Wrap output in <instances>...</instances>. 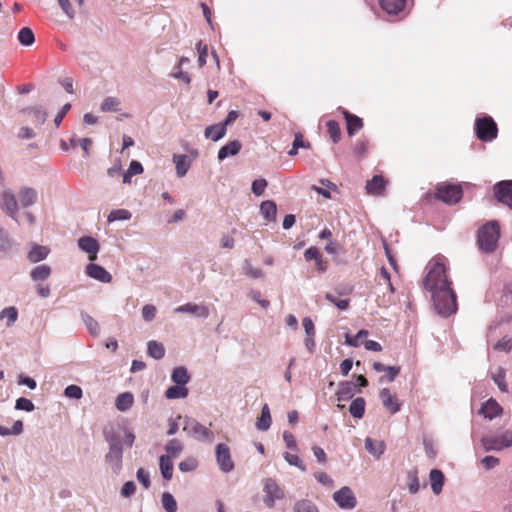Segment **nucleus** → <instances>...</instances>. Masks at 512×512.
I'll return each mask as SVG.
<instances>
[{"label": "nucleus", "mask_w": 512, "mask_h": 512, "mask_svg": "<svg viewBox=\"0 0 512 512\" xmlns=\"http://www.w3.org/2000/svg\"><path fill=\"white\" fill-rule=\"evenodd\" d=\"M105 441L108 443L109 450L105 455V462L111 468V471L118 475L123 467V445L132 447L135 441V434L126 429L105 428L103 430Z\"/></svg>", "instance_id": "obj_1"}, {"label": "nucleus", "mask_w": 512, "mask_h": 512, "mask_svg": "<svg viewBox=\"0 0 512 512\" xmlns=\"http://www.w3.org/2000/svg\"><path fill=\"white\" fill-rule=\"evenodd\" d=\"M427 275L424 278V287L428 291L441 289L451 285L446 276L445 265L441 257H435L427 264Z\"/></svg>", "instance_id": "obj_2"}, {"label": "nucleus", "mask_w": 512, "mask_h": 512, "mask_svg": "<svg viewBox=\"0 0 512 512\" xmlns=\"http://www.w3.org/2000/svg\"><path fill=\"white\" fill-rule=\"evenodd\" d=\"M436 312L444 317L450 316L457 310L456 294L450 286L429 291Z\"/></svg>", "instance_id": "obj_3"}, {"label": "nucleus", "mask_w": 512, "mask_h": 512, "mask_svg": "<svg viewBox=\"0 0 512 512\" xmlns=\"http://www.w3.org/2000/svg\"><path fill=\"white\" fill-rule=\"evenodd\" d=\"M500 237V227L497 221H490L478 231V245L481 250L491 253L495 251Z\"/></svg>", "instance_id": "obj_4"}, {"label": "nucleus", "mask_w": 512, "mask_h": 512, "mask_svg": "<svg viewBox=\"0 0 512 512\" xmlns=\"http://www.w3.org/2000/svg\"><path fill=\"white\" fill-rule=\"evenodd\" d=\"M183 420V431L186 432L188 436L201 442L211 443L214 440L213 431L203 426L196 419L186 416Z\"/></svg>", "instance_id": "obj_5"}, {"label": "nucleus", "mask_w": 512, "mask_h": 512, "mask_svg": "<svg viewBox=\"0 0 512 512\" xmlns=\"http://www.w3.org/2000/svg\"><path fill=\"white\" fill-rule=\"evenodd\" d=\"M475 132L483 142H491L497 137L498 127L490 116L477 118L475 121Z\"/></svg>", "instance_id": "obj_6"}, {"label": "nucleus", "mask_w": 512, "mask_h": 512, "mask_svg": "<svg viewBox=\"0 0 512 512\" xmlns=\"http://www.w3.org/2000/svg\"><path fill=\"white\" fill-rule=\"evenodd\" d=\"M463 190L461 185L441 183L436 189V198L447 204H456L462 198Z\"/></svg>", "instance_id": "obj_7"}, {"label": "nucleus", "mask_w": 512, "mask_h": 512, "mask_svg": "<svg viewBox=\"0 0 512 512\" xmlns=\"http://www.w3.org/2000/svg\"><path fill=\"white\" fill-rule=\"evenodd\" d=\"M0 209L16 223H19L18 211L19 205L15 194L10 189H5L0 194Z\"/></svg>", "instance_id": "obj_8"}, {"label": "nucleus", "mask_w": 512, "mask_h": 512, "mask_svg": "<svg viewBox=\"0 0 512 512\" xmlns=\"http://www.w3.org/2000/svg\"><path fill=\"white\" fill-rule=\"evenodd\" d=\"M263 492L265 494L263 502L268 508H273L275 501L284 497V491L273 478L264 479Z\"/></svg>", "instance_id": "obj_9"}, {"label": "nucleus", "mask_w": 512, "mask_h": 512, "mask_svg": "<svg viewBox=\"0 0 512 512\" xmlns=\"http://www.w3.org/2000/svg\"><path fill=\"white\" fill-rule=\"evenodd\" d=\"M333 500L343 509H353L357 505V499L348 486H343L333 493Z\"/></svg>", "instance_id": "obj_10"}, {"label": "nucleus", "mask_w": 512, "mask_h": 512, "mask_svg": "<svg viewBox=\"0 0 512 512\" xmlns=\"http://www.w3.org/2000/svg\"><path fill=\"white\" fill-rule=\"evenodd\" d=\"M216 461L220 470L224 473L231 472L234 469V463L231 459L230 450L226 444L219 443L216 446Z\"/></svg>", "instance_id": "obj_11"}, {"label": "nucleus", "mask_w": 512, "mask_h": 512, "mask_svg": "<svg viewBox=\"0 0 512 512\" xmlns=\"http://www.w3.org/2000/svg\"><path fill=\"white\" fill-rule=\"evenodd\" d=\"M497 200L512 207V180L498 182L494 187Z\"/></svg>", "instance_id": "obj_12"}, {"label": "nucleus", "mask_w": 512, "mask_h": 512, "mask_svg": "<svg viewBox=\"0 0 512 512\" xmlns=\"http://www.w3.org/2000/svg\"><path fill=\"white\" fill-rule=\"evenodd\" d=\"M78 247L89 254L91 261L96 260L100 246L98 241L91 236H83L78 240Z\"/></svg>", "instance_id": "obj_13"}, {"label": "nucleus", "mask_w": 512, "mask_h": 512, "mask_svg": "<svg viewBox=\"0 0 512 512\" xmlns=\"http://www.w3.org/2000/svg\"><path fill=\"white\" fill-rule=\"evenodd\" d=\"M85 273L102 283H110L112 281L111 274L102 266L94 263H90L86 266Z\"/></svg>", "instance_id": "obj_14"}, {"label": "nucleus", "mask_w": 512, "mask_h": 512, "mask_svg": "<svg viewBox=\"0 0 512 512\" xmlns=\"http://www.w3.org/2000/svg\"><path fill=\"white\" fill-rule=\"evenodd\" d=\"M19 206L23 209L33 206L38 199L37 191L32 187H21L18 193Z\"/></svg>", "instance_id": "obj_15"}, {"label": "nucleus", "mask_w": 512, "mask_h": 512, "mask_svg": "<svg viewBox=\"0 0 512 512\" xmlns=\"http://www.w3.org/2000/svg\"><path fill=\"white\" fill-rule=\"evenodd\" d=\"M175 313H189L199 318H207L209 316V309L204 305L186 303L177 307Z\"/></svg>", "instance_id": "obj_16"}, {"label": "nucleus", "mask_w": 512, "mask_h": 512, "mask_svg": "<svg viewBox=\"0 0 512 512\" xmlns=\"http://www.w3.org/2000/svg\"><path fill=\"white\" fill-rule=\"evenodd\" d=\"M14 245L15 241L9 232L5 228L0 227V259L10 256Z\"/></svg>", "instance_id": "obj_17"}, {"label": "nucleus", "mask_w": 512, "mask_h": 512, "mask_svg": "<svg viewBox=\"0 0 512 512\" xmlns=\"http://www.w3.org/2000/svg\"><path fill=\"white\" fill-rule=\"evenodd\" d=\"M380 398L383 406L390 411L391 414L397 413L401 408V403L391 395L388 388H383L380 391Z\"/></svg>", "instance_id": "obj_18"}, {"label": "nucleus", "mask_w": 512, "mask_h": 512, "mask_svg": "<svg viewBox=\"0 0 512 512\" xmlns=\"http://www.w3.org/2000/svg\"><path fill=\"white\" fill-rule=\"evenodd\" d=\"M241 148L242 144L239 140H232L219 149L217 158L219 161H223L227 157L237 155Z\"/></svg>", "instance_id": "obj_19"}, {"label": "nucleus", "mask_w": 512, "mask_h": 512, "mask_svg": "<svg viewBox=\"0 0 512 512\" xmlns=\"http://www.w3.org/2000/svg\"><path fill=\"white\" fill-rule=\"evenodd\" d=\"M501 413L502 407L496 400L492 398L483 403L480 409V414H482L485 418H488L490 420L500 415Z\"/></svg>", "instance_id": "obj_20"}, {"label": "nucleus", "mask_w": 512, "mask_h": 512, "mask_svg": "<svg viewBox=\"0 0 512 512\" xmlns=\"http://www.w3.org/2000/svg\"><path fill=\"white\" fill-rule=\"evenodd\" d=\"M356 385L351 381H342L338 385L336 397L339 402L351 399L355 394Z\"/></svg>", "instance_id": "obj_21"}, {"label": "nucleus", "mask_w": 512, "mask_h": 512, "mask_svg": "<svg viewBox=\"0 0 512 512\" xmlns=\"http://www.w3.org/2000/svg\"><path fill=\"white\" fill-rule=\"evenodd\" d=\"M21 112L25 115L31 116L32 121L39 126L45 123L48 115L47 111L39 105L23 109Z\"/></svg>", "instance_id": "obj_22"}, {"label": "nucleus", "mask_w": 512, "mask_h": 512, "mask_svg": "<svg viewBox=\"0 0 512 512\" xmlns=\"http://www.w3.org/2000/svg\"><path fill=\"white\" fill-rule=\"evenodd\" d=\"M485 451H501L505 449L500 435H487L481 439Z\"/></svg>", "instance_id": "obj_23"}, {"label": "nucleus", "mask_w": 512, "mask_h": 512, "mask_svg": "<svg viewBox=\"0 0 512 512\" xmlns=\"http://www.w3.org/2000/svg\"><path fill=\"white\" fill-rule=\"evenodd\" d=\"M343 114L346 120L347 132L349 136H353L363 127V121L358 116L351 114L346 110L343 111Z\"/></svg>", "instance_id": "obj_24"}, {"label": "nucleus", "mask_w": 512, "mask_h": 512, "mask_svg": "<svg viewBox=\"0 0 512 512\" xmlns=\"http://www.w3.org/2000/svg\"><path fill=\"white\" fill-rule=\"evenodd\" d=\"M365 449L376 459H379L385 452L386 445L384 441H375L370 437L365 439Z\"/></svg>", "instance_id": "obj_25"}, {"label": "nucleus", "mask_w": 512, "mask_h": 512, "mask_svg": "<svg viewBox=\"0 0 512 512\" xmlns=\"http://www.w3.org/2000/svg\"><path fill=\"white\" fill-rule=\"evenodd\" d=\"M173 162L176 166L177 176L180 178L184 177L191 166L188 156L186 154L174 155Z\"/></svg>", "instance_id": "obj_26"}, {"label": "nucleus", "mask_w": 512, "mask_h": 512, "mask_svg": "<svg viewBox=\"0 0 512 512\" xmlns=\"http://www.w3.org/2000/svg\"><path fill=\"white\" fill-rule=\"evenodd\" d=\"M50 250L46 246L33 244L31 250L28 253V259L32 263L40 262L47 258Z\"/></svg>", "instance_id": "obj_27"}, {"label": "nucleus", "mask_w": 512, "mask_h": 512, "mask_svg": "<svg viewBox=\"0 0 512 512\" xmlns=\"http://www.w3.org/2000/svg\"><path fill=\"white\" fill-rule=\"evenodd\" d=\"M430 482H431V489L435 495H438L441 493L443 485H444V474L441 470L438 469H432L429 474Z\"/></svg>", "instance_id": "obj_28"}, {"label": "nucleus", "mask_w": 512, "mask_h": 512, "mask_svg": "<svg viewBox=\"0 0 512 512\" xmlns=\"http://www.w3.org/2000/svg\"><path fill=\"white\" fill-rule=\"evenodd\" d=\"M226 132L227 129L220 123H217L206 127L204 135L206 138L211 139L214 142H217L226 135Z\"/></svg>", "instance_id": "obj_29"}, {"label": "nucleus", "mask_w": 512, "mask_h": 512, "mask_svg": "<svg viewBox=\"0 0 512 512\" xmlns=\"http://www.w3.org/2000/svg\"><path fill=\"white\" fill-rule=\"evenodd\" d=\"M272 423L270 408L268 404H264L261 409V415L257 419L256 428L260 431H267Z\"/></svg>", "instance_id": "obj_30"}, {"label": "nucleus", "mask_w": 512, "mask_h": 512, "mask_svg": "<svg viewBox=\"0 0 512 512\" xmlns=\"http://www.w3.org/2000/svg\"><path fill=\"white\" fill-rule=\"evenodd\" d=\"M379 3L388 14H397L403 10L406 0H379Z\"/></svg>", "instance_id": "obj_31"}, {"label": "nucleus", "mask_w": 512, "mask_h": 512, "mask_svg": "<svg viewBox=\"0 0 512 512\" xmlns=\"http://www.w3.org/2000/svg\"><path fill=\"white\" fill-rule=\"evenodd\" d=\"M262 216L268 221H274L277 215V205L272 200H266L260 205Z\"/></svg>", "instance_id": "obj_32"}, {"label": "nucleus", "mask_w": 512, "mask_h": 512, "mask_svg": "<svg viewBox=\"0 0 512 512\" xmlns=\"http://www.w3.org/2000/svg\"><path fill=\"white\" fill-rule=\"evenodd\" d=\"M134 402L133 394L130 392H124L117 396L115 406L117 410L125 412L129 410Z\"/></svg>", "instance_id": "obj_33"}, {"label": "nucleus", "mask_w": 512, "mask_h": 512, "mask_svg": "<svg viewBox=\"0 0 512 512\" xmlns=\"http://www.w3.org/2000/svg\"><path fill=\"white\" fill-rule=\"evenodd\" d=\"M385 187V180L382 176L375 175L367 181L366 190L369 194L378 195Z\"/></svg>", "instance_id": "obj_34"}, {"label": "nucleus", "mask_w": 512, "mask_h": 512, "mask_svg": "<svg viewBox=\"0 0 512 512\" xmlns=\"http://www.w3.org/2000/svg\"><path fill=\"white\" fill-rule=\"evenodd\" d=\"M80 316H81L83 323L85 324L86 329L89 331V333L93 337H98L100 334L99 323L91 315H89L88 313H86L84 311L81 312Z\"/></svg>", "instance_id": "obj_35"}, {"label": "nucleus", "mask_w": 512, "mask_h": 512, "mask_svg": "<svg viewBox=\"0 0 512 512\" xmlns=\"http://www.w3.org/2000/svg\"><path fill=\"white\" fill-rule=\"evenodd\" d=\"M159 468L162 477L169 481L173 476V461L170 459V456H160L159 458Z\"/></svg>", "instance_id": "obj_36"}, {"label": "nucleus", "mask_w": 512, "mask_h": 512, "mask_svg": "<svg viewBox=\"0 0 512 512\" xmlns=\"http://www.w3.org/2000/svg\"><path fill=\"white\" fill-rule=\"evenodd\" d=\"M171 379L175 384L185 386L189 382L190 376L184 366H179L173 369Z\"/></svg>", "instance_id": "obj_37"}, {"label": "nucleus", "mask_w": 512, "mask_h": 512, "mask_svg": "<svg viewBox=\"0 0 512 512\" xmlns=\"http://www.w3.org/2000/svg\"><path fill=\"white\" fill-rule=\"evenodd\" d=\"M242 272L246 276L252 278V279H263L265 276V273L262 269L254 267L252 263L245 259L242 263Z\"/></svg>", "instance_id": "obj_38"}, {"label": "nucleus", "mask_w": 512, "mask_h": 512, "mask_svg": "<svg viewBox=\"0 0 512 512\" xmlns=\"http://www.w3.org/2000/svg\"><path fill=\"white\" fill-rule=\"evenodd\" d=\"M147 354L156 360H160L165 356V348L162 343L151 340L147 344Z\"/></svg>", "instance_id": "obj_39"}, {"label": "nucleus", "mask_w": 512, "mask_h": 512, "mask_svg": "<svg viewBox=\"0 0 512 512\" xmlns=\"http://www.w3.org/2000/svg\"><path fill=\"white\" fill-rule=\"evenodd\" d=\"M164 449L167 453L164 456H170V459H172L173 457H178L181 454L184 446L180 440L171 439L166 443Z\"/></svg>", "instance_id": "obj_40"}, {"label": "nucleus", "mask_w": 512, "mask_h": 512, "mask_svg": "<svg viewBox=\"0 0 512 512\" xmlns=\"http://www.w3.org/2000/svg\"><path fill=\"white\" fill-rule=\"evenodd\" d=\"M365 406V399L362 397H357L351 402L349 406V412L355 418H362L365 413Z\"/></svg>", "instance_id": "obj_41"}, {"label": "nucleus", "mask_w": 512, "mask_h": 512, "mask_svg": "<svg viewBox=\"0 0 512 512\" xmlns=\"http://www.w3.org/2000/svg\"><path fill=\"white\" fill-rule=\"evenodd\" d=\"M50 275L51 268L46 264L38 265L34 267L30 272V276L34 281L46 280Z\"/></svg>", "instance_id": "obj_42"}, {"label": "nucleus", "mask_w": 512, "mask_h": 512, "mask_svg": "<svg viewBox=\"0 0 512 512\" xmlns=\"http://www.w3.org/2000/svg\"><path fill=\"white\" fill-rule=\"evenodd\" d=\"M188 395V389L184 386L175 384L174 386L169 387L165 392V397L167 399H181L185 398Z\"/></svg>", "instance_id": "obj_43"}, {"label": "nucleus", "mask_w": 512, "mask_h": 512, "mask_svg": "<svg viewBox=\"0 0 512 512\" xmlns=\"http://www.w3.org/2000/svg\"><path fill=\"white\" fill-rule=\"evenodd\" d=\"M294 512H319L317 506L308 499H301L295 502L293 506Z\"/></svg>", "instance_id": "obj_44"}, {"label": "nucleus", "mask_w": 512, "mask_h": 512, "mask_svg": "<svg viewBox=\"0 0 512 512\" xmlns=\"http://www.w3.org/2000/svg\"><path fill=\"white\" fill-rule=\"evenodd\" d=\"M506 372L503 368H498V370L493 373L492 379L494 380L495 384L498 386L499 390L501 392L507 393L508 392V385L506 383Z\"/></svg>", "instance_id": "obj_45"}, {"label": "nucleus", "mask_w": 512, "mask_h": 512, "mask_svg": "<svg viewBox=\"0 0 512 512\" xmlns=\"http://www.w3.org/2000/svg\"><path fill=\"white\" fill-rule=\"evenodd\" d=\"M18 40L24 46H31L35 42V36L31 28L23 27L18 32Z\"/></svg>", "instance_id": "obj_46"}, {"label": "nucleus", "mask_w": 512, "mask_h": 512, "mask_svg": "<svg viewBox=\"0 0 512 512\" xmlns=\"http://www.w3.org/2000/svg\"><path fill=\"white\" fill-rule=\"evenodd\" d=\"M161 502L166 512H177L178 505L171 493L164 492L162 494Z\"/></svg>", "instance_id": "obj_47"}, {"label": "nucleus", "mask_w": 512, "mask_h": 512, "mask_svg": "<svg viewBox=\"0 0 512 512\" xmlns=\"http://www.w3.org/2000/svg\"><path fill=\"white\" fill-rule=\"evenodd\" d=\"M3 318L7 319L6 326L7 327H11L12 325H14V323L18 319V311H17V309L15 307H13V306L4 308L0 312V319H3Z\"/></svg>", "instance_id": "obj_48"}, {"label": "nucleus", "mask_w": 512, "mask_h": 512, "mask_svg": "<svg viewBox=\"0 0 512 512\" xmlns=\"http://www.w3.org/2000/svg\"><path fill=\"white\" fill-rule=\"evenodd\" d=\"M120 105V100L116 97H106L101 103L100 109L102 112H116Z\"/></svg>", "instance_id": "obj_49"}, {"label": "nucleus", "mask_w": 512, "mask_h": 512, "mask_svg": "<svg viewBox=\"0 0 512 512\" xmlns=\"http://www.w3.org/2000/svg\"><path fill=\"white\" fill-rule=\"evenodd\" d=\"M493 349L499 352H510L512 350V337L504 335L493 345Z\"/></svg>", "instance_id": "obj_50"}, {"label": "nucleus", "mask_w": 512, "mask_h": 512, "mask_svg": "<svg viewBox=\"0 0 512 512\" xmlns=\"http://www.w3.org/2000/svg\"><path fill=\"white\" fill-rule=\"evenodd\" d=\"M326 126L331 139L334 143H337L341 137V130L338 122L335 120H329Z\"/></svg>", "instance_id": "obj_51"}, {"label": "nucleus", "mask_w": 512, "mask_h": 512, "mask_svg": "<svg viewBox=\"0 0 512 512\" xmlns=\"http://www.w3.org/2000/svg\"><path fill=\"white\" fill-rule=\"evenodd\" d=\"M131 216V212L126 209L112 210L108 215V222H113L117 220H129Z\"/></svg>", "instance_id": "obj_52"}, {"label": "nucleus", "mask_w": 512, "mask_h": 512, "mask_svg": "<svg viewBox=\"0 0 512 512\" xmlns=\"http://www.w3.org/2000/svg\"><path fill=\"white\" fill-rule=\"evenodd\" d=\"M407 477L409 480V483H408L409 492L411 494H416L420 489V483H419V479L417 476V471L413 470V471L408 472Z\"/></svg>", "instance_id": "obj_53"}, {"label": "nucleus", "mask_w": 512, "mask_h": 512, "mask_svg": "<svg viewBox=\"0 0 512 512\" xmlns=\"http://www.w3.org/2000/svg\"><path fill=\"white\" fill-rule=\"evenodd\" d=\"M401 368L399 366H387L386 374L379 378L380 383H384L385 381L392 382L400 373Z\"/></svg>", "instance_id": "obj_54"}, {"label": "nucleus", "mask_w": 512, "mask_h": 512, "mask_svg": "<svg viewBox=\"0 0 512 512\" xmlns=\"http://www.w3.org/2000/svg\"><path fill=\"white\" fill-rule=\"evenodd\" d=\"M367 335L368 331L362 329L359 330L355 336H350L349 334H346L345 341L349 346L358 347L360 345V340L364 337H367Z\"/></svg>", "instance_id": "obj_55"}, {"label": "nucleus", "mask_w": 512, "mask_h": 512, "mask_svg": "<svg viewBox=\"0 0 512 512\" xmlns=\"http://www.w3.org/2000/svg\"><path fill=\"white\" fill-rule=\"evenodd\" d=\"M283 456L289 465L295 466V467L299 468L301 471L306 470L305 465L303 464L302 460L297 455L285 452Z\"/></svg>", "instance_id": "obj_56"}, {"label": "nucleus", "mask_w": 512, "mask_h": 512, "mask_svg": "<svg viewBox=\"0 0 512 512\" xmlns=\"http://www.w3.org/2000/svg\"><path fill=\"white\" fill-rule=\"evenodd\" d=\"M15 409L31 412L35 409L33 402L25 397H20L16 400Z\"/></svg>", "instance_id": "obj_57"}, {"label": "nucleus", "mask_w": 512, "mask_h": 512, "mask_svg": "<svg viewBox=\"0 0 512 512\" xmlns=\"http://www.w3.org/2000/svg\"><path fill=\"white\" fill-rule=\"evenodd\" d=\"M64 395L68 398L80 399L83 395V391L81 387L72 384L65 388Z\"/></svg>", "instance_id": "obj_58"}, {"label": "nucleus", "mask_w": 512, "mask_h": 512, "mask_svg": "<svg viewBox=\"0 0 512 512\" xmlns=\"http://www.w3.org/2000/svg\"><path fill=\"white\" fill-rule=\"evenodd\" d=\"M325 298L330 303L334 304L340 310H346L349 307V299L338 300L333 294L327 293Z\"/></svg>", "instance_id": "obj_59"}, {"label": "nucleus", "mask_w": 512, "mask_h": 512, "mask_svg": "<svg viewBox=\"0 0 512 512\" xmlns=\"http://www.w3.org/2000/svg\"><path fill=\"white\" fill-rule=\"evenodd\" d=\"M197 51L199 53L198 64L200 67H203L206 64V59L208 55V47L206 44H203L202 41H199L196 45Z\"/></svg>", "instance_id": "obj_60"}, {"label": "nucleus", "mask_w": 512, "mask_h": 512, "mask_svg": "<svg viewBox=\"0 0 512 512\" xmlns=\"http://www.w3.org/2000/svg\"><path fill=\"white\" fill-rule=\"evenodd\" d=\"M70 144L72 147H76L77 145L81 146L85 152V156L89 155V145L91 144V140L89 138L76 139L75 137H72L70 139Z\"/></svg>", "instance_id": "obj_61"}, {"label": "nucleus", "mask_w": 512, "mask_h": 512, "mask_svg": "<svg viewBox=\"0 0 512 512\" xmlns=\"http://www.w3.org/2000/svg\"><path fill=\"white\" fill-rule=\"evenodd\" d=\"M136 477L145 489H148L151 486L150 474L145 469L139 468L136 472Z\"/></svg>", "instance_id": "obj_62"}, {"label": "nucleus", "mask_w": 512, "mask_h": 512, "mask_svg": "<svg viewBox=\"0 0 512 512\" xmlns=\"http://www.w3.org/2000/svg\"><path fill=\"white\" fill-rule=\"evenodd\" d=\"M156 307L152 304H146L142 308V318L146 322L152 321L156 316Z\"/></svg>", "instance_id": "obj_63"}, {"label": "nucleus", "mask_w": 512, "mask_h": 512, "mask_svg": "<svg viewBox=\"0 0 512 512\" xmlns=\"http://www.w3.org/2000/svg\"><path fill=\"white\" fill-rule=\"evenodd\" d=\"M266 187L267 181L265 179H257L252 182L251 189L256 196H261L264 193Z\"/></svg>", "instance_id": "obj_64"}]
</instances>
